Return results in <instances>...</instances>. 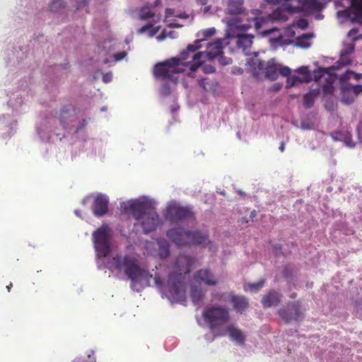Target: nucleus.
Here are the masks:
<instances>
[{"instance_id":"f257e3e1","label":"nucleus","mask_w":362,"mask_h":362,"mask_svg":"<svg viewBox=\"0 0 362 362\" xmlns=\"http://www.w3.org/2000/svg\"><path fill=\"white\" fill-rule=\"evenodd\" d=\"M203 40H197L193 44L187 45L186 49L182 50L180 57H172L163 62L156 64L153 68V75L156 78L163 81H176L174 76L176 74L185 71V68H189L192 71H195L200 67V57L202 53H195L202 45Z\"/></svg>"},{"instance_id":"f03ea898","label":"nucleus","mask_w":362,"mask_h":362,"mask_svg":"<svg viewBox=\"0 0 362 362\" xmlns=\"http://www.w3.org/2000/svg\"><path fill=\"white\" fill-rule=\"evenodd\" d=\"M194 262V258L185 255L176 258L166 283L169 298L179 302L185 300V275L190 272Z\"/></svg>"},{"instance_id":"7ed1b4c3","label":"nucleus","mask_w":362,"mask_h":362,"mask_svg":"<svg viewBox=\"0 0 362 362\" xmlns=\"http://www.w3.org/2000/svg\"><path fill=\"white\" fill-rule=\"evenodd\" d=\"M120 206L124 211H131L133 218L141 226L145 234L155 230L161 223L155 207L150 202L135 199L123 202Z\"/></svg>"},{"instance_id":"20e7f679","label":"nucleus","mask_w":362,"mask_h":362,"mask_svg":"<svg viewBox=\"0 0 362 362\" xmlns=\"http://www.w3.org/2000/svg\"><path fill=\"white\" fill-rule=\"evenodd\" d=\"M108 268L110 270H117L123 272L132 281V286L142 281L148 284L153 275L142 269L139 265V259L132 255L117 254L108 262Z\"/></svg>"},{"instance_id":"39448f33","label":"nucleus","mask_w":362,"mask_h":362,"mask_svg":"<svg viewBox=\"0 0 362 362\" xmlns=\"http://www.w3.org/2000/svg\"><path fill=\"white\" fill-rule=\"evenodd\" d=\"M202 317L216 337V334L222 331L230 320V310L218 304H209L204 308Z\"/></svg>"},{"instance_id":"423d86ee","label":"nucleus","mask_w":362,"mask_h":362,"mask_svg":"<svg viewBox=\"0 0 362 362\" xmlns=\"http://www.w3.org/2000/svg\"><path fill=\"white\" fill-rule=\"evenodd\" d=\"M164 217L171 223H181L189 220H194V213L189 206H183L175 203L167 206Z\"/></svg>"},{"instance_id":"0eeeda50","label":"nucleus","mask_w":362,"mask_h":362,"mask_svg":"<svg viewBox=\"0 0 362 362\" xmlns=\"http://www.w3.org/2000/svg\"><path fill=\"white\" fill-rule=\"evenodd\" d=\"M110 228L107 225H103L93 234L95 249L100 257H107L110 252Z\"/></svg>"},{"instance_id":"6e6552de","label":"nucleus","mask_w":362,"mask_h":362,"mask_svg":"<svg viewBox=\"0 0 362 362\" xmlns=\"http://www.w3.org/2000/svg\"><path fill=\"white\" fill-rule=\"evenodd\" d=\"M278 313L286 323L291 321H300L303 318V313L301 310V302L300 300L290 303L287 308H281Z\"/></svg>"},{"instance_id":"1a4fd4ad","label":"nucleus","mask_w":362,"mask_h":362,"mask_svg":"<svg viewBox=\"0 0 362 362\" xmlns=\"http://www.w3.org/2000/svg\"><path fill=\"white\" fill-rule=\"evenodd\" d=\"M228 334L231 340L236 341L240 345H244L245 342V336L241 329L233 325H229L222 331L216 334V337H223Z\"/></svg>"},{"instance_id":"9d476101","label":"nucleus","mask_w":362,"mask_h":362,"mask_svg":"<svg viewBox=\"0 0 362 362\" xmlns=\"http://www.w3.org/2000/svg\"><path fill=\"white\" fill-rule=\"evenodd\" d=\"M194 279L199 284L208 286H214L218 284V279L214 273L209 269H202L194 274Z\"/></svg>"},{"instance_id":"9b49d317","label":"nucleus","mask_w":362,"mask_h":362,"mask_svg":"<svg viewBox=\"0 0 362 362\" xmlns=\"http://www.w3.org/2000/svg\"><path fill=\"white\" fill-rule=\"evenodd\" d=\"M189 230H185L182 228H175L169 229L167 231L168 238L177 245H187L189 238Z\"/></svg>"},{"instance_id":"f8f14e48","label":"nucleus","mask_w":362,"mask_h":362,"mask_svg":"<svg viewBox=\"0 0 362 362\" xmlns=\"http://www.w3.org/2000/svg\"><path fill=\"white\" fill-rule=\"evenodd\" d=\"M222 44H223L222 41L217 40V41L214 42V43L211 44L208 47V49H209L208 51L197 52V53L202 54V57L199 58L200 62H201L200 66H202V64H204L205 59L211 60L222 53V49H223Z\"/></svg>"},{"instance_id":"ddd939ff","label":"nucleus","mask_w":362,"mask_h":362,"mask_svg":"<svg viewBox=\"0 0 362 362\" xmlns=\"http://www.w3.org/2000/svg\"><path fill=\"white\" fill-rule=\"evenodd\" d=\"M187 245H206L210 243L208 234L200 230H189Z\"/></svg>"},{"instance_id":"4468645a","label":"nucleus","mask_w":362,"mask_h":362,"mask_svg":"<svg viewBox=\"0 0 362 362\" xmlns=\"http://www.w3.org/2000/svg\"><path fill=\"white\" fill-rule=\"evenodd\" d=\"M108 209V200L103 195L97 196L93 204V213L95 216H104Z\"/></svg>"},{"instance_id":"2eb2a0df","label":"nucleus","mask_w":362,"mask_h":362,"mask_svg":"<svg viewBox=\"0 0 362 362\" xmlns=\"http://www.w3.org/2000/svg\"><path fill=\"white\" fill-rule=\"evenodd\" d=\"M281 299V295L279 292L271 290L262 297L261 303L264 308H270L277 305L280 303Z\"/></svg>"},{"instance_id":"dca6fc26","label":"nucleus","mask_w":362,"mask_h":362,"mask_svg":"<svg viewBox=\"0 0 362 362\" xmlns=\"http://www.w3.org/2000/svg\"><path fill=\"white\" fill-rule=\"evenodd\" d=\"M229 296L230 302L233 304V309L236 312L243 313L247 308L249 303L245 296L234 294H230Z\"/></svg>"},{"instance_id":"f3484780","label":"nucleus","mask_w":362,"mask_h":362,"mask_svg":"<svg viewBox=\"0 0 362 362\" xmlns=\"http://www.w3.org/2000/svg\"><path fill=\"white\" fill-rule=\"evenodd\" d=\"M349 15L354 21H362V0H351V10Z\"/></svg>"},{"instance_id":"a211bd4d","label":"nucleus","mask_w":362,"mask_h":362,"mask_svg":"<svg viewBox=\"0 0 362 362\" xmlns=\"http://www.w3.org/2000/svg\"><path fill=\"white\" fill-rule=\"evenodd\" d=\"M265 76L271 81H275L279 76V65L273 62H268L265 67Z\"/></svg>"},{"instance_id":"6ab92c4d","label":"nucleus","mask_w":362,"mask_h":362,"mask_svg":"<svg viewBox=\"0 0 362 362\" xmlns=\"http://www.w3.org/2000/svg\"><path fill=\"white\" fill-rule=\"evenodd\" d=\"M254 36L247 34H241L237 36L236 45L239 48H242L243 50L250 47L252 44V40Z\"/></svg>"},{"instance_id":"aec40b11","label":"nucleus","mask_w":362,"mask_h":362,"mask_svg":"<svg viewBox=\"0 0 362 362\" xmlns=\"http://www.w3.org/2000/svg\"><path fill=\"white\" fill-rule=\"evenodd\" d=\"M302 12L317 11L321 9V4L318 0H301Z\"/></svg>"},{"instance_id":"412c9836","label":"nucleus","mask_w":362,"mask_h":362,"mask_svg":"<svg viewBox=\"0 0 362 362\" xmlns=\"http://www.w3.org/2000/svg\"><path fill=\"white\" fill-rule=\"evenodd\" d=\"M243 0H230L228 3V13L231 15L240 14L243 11Z\"/></svg>"},{"instance_id":"4be33fe9","label":"nucleus","mask_w":362,"mask_h":362,"mask_svg":"<svg viewBox=\"0 0 362 362\" xmlns=\"http://www.w3.org/2000/svg\"><path fill=\"white\" fill-rule=\"evenodd\" d=\"M284 4L285 8L291 13H301L302 4L301 0H286Z\"/></svg>"},{"instance_id":"5701e85b","label":"nucleus","mask_w":362,"mask_h":362,"mask_svg":"<svg viewBox=\"0 0 362 362\" xmlns=\"http://www.w3.org/2000/svg\"><path fill=\"white\" fill-rule=\"evenodd\" d=\"M190 297L194 304H198L203 297L202 288L197 286H192L190 287Z\"/></svg>"},{"instance_id":"b1692460","label":"nucleus","mask_w":362,"mask_h":362,"mask_svg":"<svg viewBox=\"0 0 362 362\" xmlns=\"http://www.w3.org/2000/svg\"><path fill=\"white\" fill-rule=\"evenodd\" d=\"M158 244V255L161 259H165L170 255V246L166 240H160Z\"/></svg>"},{"instance_id":"393cba45","label":"nucleus","mask_w":362,"mask_h":362,"mask_svg":"<svg viewBox=\"0 0 362 362\" xmlns=\"http://www.w3.org/2000/svg\"><path fill=\"white\" fill-rule=\"evenodd\" d=\"M317 96V93L315 90L310 91L305 94L303 97V105L306 109L310 108L314 104L315 98Z\"/></svg>"},{"instance_id":"a878e982","label":"nucleus","mask_w":362,"mask_h":362,"mask_svg":"<svg viewBox=\"0 0 362 362\" xmlns=\"http://www.w3.org/2000/svg\"><path fill=\"white\" fill-rule=\"evenodd\" d=\"M154 16V13L151 11L148 6H144L140 9L139 18L142 20H147Z\"/></svg>"},{"instance_id":"bb28decb","label":"nucleus","mask_w":362,"mask_h":362,"mask_svg":"<svg viewBox=\"0 0 362 362\" xmlns=\"http://www.w3.org/2000/svg\"><path fill=\"white\" fill-rule=\"evenodd\" d=\"M311 35L303 34L302 36L297 38V45L302 48H307L310 46L309 44L305 42V40H308L311 37Z\"/></svg>"},{"instance_id":"cd10ccee","label":"nucleus","mask_w":362,"mask_h":362,"mask_svg":"<svg viewBox=\"0 0 362 362\" xmlns=\"http://www.w3.org/2000/svg\"><path fill=\"white\" fill-rule=\"evenodd\" d=\"M64 6V1L63 0H53L50 4V10L52 11H57L61 8Z\"/></svg>"},{"instance_id":"c85d7f7f","label":"nucleus","mask_w":362,"mask_h":362,"mask_svg":"<svg viewBox=\"0 0 362 362\" xmlns=\"http://www.w3.org/2000/svg\"><path fill=\"white\" fill-rule=\"evenodd\" d=\"M303 82L302 79L296 76H289L286 80V86L292 87L296 85L298 83Z\"/></svg>"},{"instance_id":"c756f323","label":"nucleus","mask_w":362,"mask_h":362,"mask_svg":"<svg viewBox=\"0 0 362 362\" xmlns=\"http://www.w3.org/2000/svg\"><path fill=\"white\" fill-rule=\"evenodd\" d=\"M297 73L302 74L304 76V78L302 80L303 81H309V74H308V69L307 66H301L296 69V71Z\"/></svg>"},{"instance_id":"7c9ffc66","label":"nucleus","mask_w":362,"mask_h":362,"mask_svg":"<svg viewBox=\"0 0 362 362\" xmlns=\"http://www.w3.org/2000/svg\"><path fill=\"white\" fill-rule=\"evenodd\" d=\"M264 284V280L262 279L259 281L257 283L250 284L248 286L251 291H257L263 287Z\"/></svg>"},{"instance_id":"2f4dec72","label":"nucleus","mask_w":362,"mask_h":362,"mask_svg":"<svg viewBox=\"0 0 362 362\" xmlns=\"http://www.w3.org/2000/svg\"><path fill=\"white\" fill-rule=\"evenodd\" d=\"M291 69L288 66H281L279 65V74H281L283 76H286L287 78L291 74Z\"/></svg>"},{"instance_id":"473e14b6","label":"nucleus","mask_w":362,"mask_h":362,"mask_svg":"<svg viewBox=\"0 0 362 362\" xmlns=\"http://www.w3.org/2000/svg\"><path fill=\"white\" fill-rule=\"evenodd\" d=\"M153 279H154V283L158 288H163V286H164L163 281L162 278L158 274H156L153 277Z\"/></svg>"},{"instance_id":"72a5a7b5","label":"nucleus","mask_w":362,"mask_h":362,"mask_svg":"<svg viewBox=\"0 0 362 362\" xmlns=\"http://www.w3.org/2000/svg\"><path fill=\"white\" fill-rule=\"evenodd\" d=\"M69 111L70 108L68 106H64L62 107L60 113L62 123L64 122L63 119L64 118L66 117V115L69 112Z\"/></svg>"},{"instance_id":"f704fd0d","label":"nucleus","mask_w":362,"mask_h":362,"mask_svg":"<svg viewBox=\"0 0 362 362\" xmlns=\"http://www.w3.org/2000/svg\"><path fill=\"white\" fill-rule=\"evenodd\" d=\"M216 33V29L214 28L206 29L203 30V35L205 37H209L213 36Z\"/></svg>"},{"instance_id":"c9c22d12","label":"nucleus","mask_w":362,"mask_h":362,"mask_svg":"<svg viewBox=\"0 0 362 362\" xmlns=\"http://www.w3.org/2000/svg\"><path fill=\"white\" fill-rule=\"evenodd\" d=\"M202 71L206 74H211L215 72L216 69L211 65H204L202 66Z\"/></svg>"},{"instance_id":"e433bc0d","label":"nucleus","mask_w":362,"mask_h":362,"mask_svg":"<svg viewBox=\"0 0 362 362\" xmlns=\"http://www.w3.org/2000/svg\"><path fill=\"white\" fill-rule=\"evenodd\" d=\"M127 56V52L123 51V52H118L117 54H115L114 55V58H115V60L116 62L117 61H120L122 60V59H124L125 57Z\"/></svg>"},{"instance_id":"4c0bfd02","label":"nucleus","mask_w":362,"mask_h":362,"mask_svg":"<svg viewBox=\"0 0 362 362\" xmlns=\"http://www.w3.org/2000/svg\"><path fill=\"white\" fill-rule=\"evenodd\" d=\"M112 73L110 72V73H107L105 74H104L103 76V81L105 82V83H108V82H110L111 80H112Z\"/></svg>"},{"instance_id":"58836bf2","label":"nucleus","mask_w":362,"mask_h":362,"mask_svg":"<svg viewBox=\"0 0 362 362\" xmlns=\"http://www.w3.org/2000/svg\"><path fill=\"white\" fill-rule=\"evenodd\" d=\"M352 90L355 94H359L362 93V85H356L354 86Z\"/></svg>"},{"instance_id":"ea45409f","label":"nucleus","mask_w":362,"mask_h":362,"mask_svg":"<svg viewBox=\"0 0 362 362\" xmlns=\"http://www.w3.org/2000/svg\"><path fill=\"white\" fill-rule=\"evenodd\" d=\"M94 351L91 350L89 354H88V362H96L95 357L94 356Z\"/></svg>"},{"instance_id":"a19ab883","label":"nucleus","mask_w":362,"mask_h":362,"mask_svg":"<svg viewBox=\"0 0 362 362\" xmlns=\"http://www.w3.org/2000/svg\"><path fill=\"white\" fill-rule=\"evenodd\" d=\"M278 29L276 28H271V29H268V30H264L263 31V35H270L272 33L274 32V31H277Z\"/></svg>"},{"instance_id":"79ce46f5","label":"nucleus","mask_w":362,"mask_h":362,"mask_svg":"<svg viewBox=\"0 0 362 362\" xmlns=\"http://www.w3.org/2000/svg\"><path fill=\"white\" fill-rule=\"evenodd\" d=\"M233 73L234 74H242L243 73V70L241 68L237 67L234 68L233 70Z\"/></svg>"},{"instance_id":"37998d69","label":"nucleus","mask_w":362,"mask_h":362,"mask_svg":"<svg viewBox=\"0 0 362 362\" xmlns=\"http://www.w3.org/2000/svg\"><path fill=\"white\" fill-rule=\"evenodd\" d=\"M341 101L345 105H349L353 102V99L346 98L345 97H344Z\"/></svg>"},{"instance_id":"c03bdc74","label":"nucleus","mask_w":362,"mask_h":362,"mask_svg":"<svg viewBox=\"0 0 362 362\" xmlns=\"http://www.w3.org/2000/svg\"><path fill=\"white\" fill-rule=\"evenodd\" d=\"M207 79L206 78H204V79H202L199 81V86L203 88L204 90H206V81Z\"/></svg>"},{"instance_id":"a18cd8bd","label":"nucleus","mask_w":362,"mask_h":362,"mask_svg":"<svg viewBox=\"0 0 362 362\" xmlns=\"http://www.w3.org/2000/svg\"><path fill=\"white\" fill-rule=\"evenodd\" d=\"M255 27L257 30L261 28V22L259 21L257 18H255Z\"/></svg>"},{"instance_id":"49530a36","label":"nucleus","mask_w":362,"mask_h":362,"mask_svg":"<svg viewBox=\"0 0 362 362\" xmlns=\"http://www.w3.org/2000/svg\"><path fill=\"white\" fill-rule=\"evenodd\" d=\"M152 27V24H146V25L143 26L141 28V32H144L146 31V30L151 28Z\"/></svg>"},{"instance_id":"de8ad7c7","label":"nucleus","mask_w":362,"mask_h":362,"mask_svg":"<svg viewBox=\"0 0 362 362\" xmlns=\"http://www.w3.org/2000/svg\"><path fill=\"white\" fill-rule=\"evenodd\" d=\"M198 4L204 6L207 4L208 0H197Z\"/></svg>"},{"instance_id":"09e8293b","label":"nucleus","mask_w":362,"mask_h":362,"mask_svg":"<svg viewBox=\"0 0 362 362\" xmlns=\"http://www.w3.org/2000/svg\"><path fill=\"white\" fill-rule=\"evenodd\" d=\"M168 26L170 27V28H180V27H182L181 25H180L178 23H170Z\"/></svg>"},{"instance_id":"8fccbe9b","label":"nucleus","mask_w":362,"mask_h":362,"mask_svg":"<svg viewBox=\"0 0 362 362\" xmlns=\"http://www.w3.org/2000/svg\"><path fill=\"white\" fill-rule=\"evenodd\" d=\"M175 33L174 31H170L168 33L166 34V36H168L171 38H175L176 36L175 35Z\"/></svg>"},{"instance_id":"3c124183","label":"nucleus","mask_w":362,"mask_h":362,"mask_svg":"<svg viewBox=\"0 0 362 362\" xmlns=\"http://www.w3.org/2000/svg\"><path fill=\"white\" fill-rule=\"evenodd\" d=\"M285 149V144L284 142H281L280 144L279 150L281 152H284Z\"/></svg>"},{"instance_id":"603ef678","label":"nucleus","mask_w":362,"mask_h":362,"mask_svg":"<svg viewBox=\"0 0 362 362\" xmlns=\"http://www.w3.org/2000/svg\"><path fill=\"white\" fill-rule=\"evenodd\" d=\"M165 13H166L167 15H170V14H172V13H173V9H171V8H166V10H165Z\"/></svg>"},{"instance_id":"864d4df0","label":"nucleus","mask_w":362,"mask_h":362,"mask_svg":"<svg viewBox=\"0 0 362 362\" xmlns=\"http://www.w3.org/2000/svg\"><path fill=\"white\" fill-rule=\"evenodd\" d=\"M264 68V63L262 62H260L258 64V69L262 70Z\"/></svg>"},{"instance_id":"5fc2aeb1","label":"nucleus","mask_w":362,"mask_h":362,"mask_svg":"<svg viewBox=\"0 0 362 362\" xmlns=\"http://www.w3.org/2000/svg\"><path fill=\"white\" fill-rule=\"evenodd\" d=\"M12 286H13L12 283H10L8 285L6 286V289L8 290V292L11 291Z\"/></svg>"},{"instance_id":"6e6d98bb","label":"nucleus","mask_w":362,"mask_h":362,"mask_svg":"<svg viewBox=\"0 0 362 362\" xmlns=\"http://www.w3.org/2000/svg\"><path fill=\"white\" fill-rule=\"evenodd\" d=\"M160 4H161V1H160V0H156V1H155V6H159Z\"/></svg>"},{"instance_id":"4d7b16f0","label":"nucleus","mask_w":362,"mask_h":362,"mask_svg":"<svg viewBox=\"0 0 362 362\" xmlns=\"http://www.w3.org/2000/svg\"><path fill=\"white\" fill-rule=\"evenodd\" d=\"M281 35H279L277 38L273 40L274 42H279L281 40Z\"/></svg>"},{"instance_id":"13d9d810","label":"nucleus","mask_w":362,"mask_h":362,"mask_svg":"<svg viewBox=\"0 0 362 362\" xmlns=\"http://www.w3.org/2000/svg\"><path fill=\"white\" fill-rule=\"evenodd\" d=\"M296 296H297V294L296 293H293L291 294L290 298H296Z\"/></svg>"},{"instance_id":"bf43d9fd","label":"nucleus","mask_w":362,"mask_h":362,"mask_svg":"<svg viewBox=\"0 0 362 362\" xmlns=\"http://www.w3.org/2000/svg\"><path fill=\"white\" fill-rule=\"evenodd\" d=\"M103 63L104 64H108L109 63V60L107 59H104Z\"/></svg>"},{"instance_id":"052dcab7","label":"nucleus","mask_w":362,"mask_h":362,"mask_svg":"<svg viewBox=\"0 0 362 362\" xmlns=\"http://www.w3.org/2000/svg\"><path fill=\"white\" fill-rule=\"evenodd\" d=\"M73 362H81V358H76Z\"/></svg>"},{"instance_id":"680f3d73","label":"nucleus","mask_w":362,"mask_h":362,"mask_svg":"<svg viewBox=\"0 0 362 362\" xmlns=\"http://www.w3.org/2000/svg\"><path fill=\"white\" fill-rule=\"evenodd\" d=\"M83 6H86V0H84V1H83Z\"/></svg>"}]
</instances>
